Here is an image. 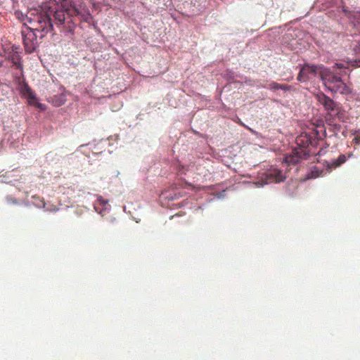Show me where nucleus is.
I'll return each mask as SVG.
<instances>
[{"instance_id": "nucleus-1", "label": "nucleus", "mask_w": 360, "mask_h": 360, "mask_svg": "<svg viewBox=\"0 0 360 360\" xmlns=\"http://www.w3.org/2000/svg\"><path fill=\"white\" fill-rule=\"evenodd\" d=\"M15 15L24 22L25 25L29 23L32 30L40 33L39 37L42 38L53 30V16L57 23L60 24L65 20L64 11L61 10H49V6H45L42 9L30 10L26 15L21 12H15Z\"/></svg>"}, {"instance_id": "nucleus-2", "label": "nucleus", "mask_w": 360, "mask_h": 360, "mask_svg": "<svg viewBox=\"0 0 360 360\" xmlns=\"http://www.w3.org/2000/svg\"><path fill=\"white\" fill-rule=\"evenodd\" d=\"M49 9L53 11L61 10L64 11L65 20L60 24L57 23L55 19L54 22L57 26H60L66 23L70 31H72L75 28V24L77 20L88 22L91 19V15L87 6L84 3L77 4L70 2L69 6L65 8L55 6L54 8L49 6Z\"/></svg>"}, {"instance_id": "nucleus-3", "label": "nucleus", "mask_w": 360, "mask_h": 360, "mask_svg": "<svg viewBox=\"0 0 360 360\" xmlns=\"http://www.w3.org/2000/svg\"><path fill=\"white\" fill-rule=\"evenodd\" d=\"M320 78L326 88L332 94L348 95L352 93L350 87L342 81L341 76L330 68L323 66L320 71Z\"/></svg>"}, {"instance_id": "nucleus-4", "label": "nucleus", "mask_w": 360, "mask_h": 360, "mask_svg": "<svg viewBox=\"0 0 360 360\" xmlns=\"http://www.w3.org/2000/svg\"><path fill=\"white\" fill-rule=\"evenodd\" d=\"M317 102L321 104L324 110L327 112L328 116H331L333 114L339 115L341 108L340 105L333 99L326 95L323 92H319L314 95Z\"/></svg>"}, {"instance_id": "nucleus-5", "label": "nucleus", "mask_w": 360, "mask_h": 360, "mask_svg": "<svg viewBox=\"0 0 360 360\" xmlns=\"http://www.w3.org/2000/svg\"><path fill=\"white\" fill-rule=\"evenodd\" d=\"M323 65H310L304 64L300 69L297 79L304 82L311 79L317 73L320 75V71L323 69Z\"/></svg>"}, {"instance_id": "nucleus-6", "label": "nucleus", "mask_w": 360, "mask_h": 360, "mask_svg": "<svg viewBox=\"0 0 360 360\" xmlns=\"http://www.w3.org/2000/svg\"><path fill=\"white\" fill-rule=\"evenodd\" d=\"M34 32H37L35 30H32L30 26H28L27 31H22V40L24 44L25 50L27 53H31L34 52L37 48V35Z\"/></svg>"}, {"instance_id": "nucleus-7", "label": "nucleus", "mask_w": 360, "mask_h": 360, "mask_svg": "<svg viewBox=\"0 0 360 360\" xmlns=\"http://www.w3.org/2000/svg\"><path fill=\"white\" fill-rule=\"evenodd\" d=\"M19 86L20 94L23 97L27 99L29 105H34L39 108H41L42 105L37 102V98L35 94L31 89L24 79L19 81Z\"/></svg>"}, {"instance_id": "nucleus-8", "label": "nucleus", "mask_w": 360, "mask_h": 360, "mask_svg": "<svg viewBox=\"0 0 360 360\" xmlns=\"http://www.w3.org/2000/svg\"><path fill=\"white\" fill-rule=\"evenodd\" d=\"M309 153L303 148H295L290 154L286 155L283 161L288 165H296L301 160L307 159Z\"/></svg>"}, {"instance_id": "nucleus-9", "label": "nucleus", "mask_w": 360, "mask_h": 360, "mask_svg": "<svg viewBox=\"0 0 360 360\" xmlns=\"http://www.w3.org/2000/svg\"><path fill=\"white\" fill-rule=\"evenodd\" d=\"M5 57L11 60L13 65L16 67V68L22 70V64L21 62V56L19 53V47L15 45L8 48L4 51Z\"/></svg>"}, {"instance_id": "nucleus-10", "label": "nucleus", "mask_w": 360, "mask_h": 360, "mask_svg": "<svg viewBox=\"0 0 360 360\" xmlns=\"http://www.w3.org/2000/svg\"><path fill=\"white\" fill-rule=\"evenodd\" d=\"M285 179L282 171L278 169H272L266 175L265 183H279Z\"/></svg>"}, {"instance_id": "nucleus-11", "label": "nucleus", "mask_w": 360, "mask_h": 360, "mask_svg": "<svg viewBox=\"0 0 360 360\" xmlns=\"http://www.w3.org/2000/svg\"><path fill=\"white\" fill-rule=\"evenodd\" d=\"M346 161V156L345 155H340L338 159L331 162L330 165H328V170L330 171L333 168H336L341 165Z\"/></svg>"}, {"instance_id": "nucleus-12", "label": "nucleus", "mask_w": 360, "mask_h": 360, "mask_svg": "<svg viewBox=\"0 0 360 360\" xmlns=\"http://www.w3.org/2000/svg\"><path fill=\"white\" fill-rule=\"evenodd\" d=\"M324 171L317 167H312L310 172L307 174V179H315L323 176Z\"/></svg>"}, {"instance_id": "nucleus-13", "label": "nucleus", "mask_w": 360, "mask_h": 360, "mask_svg": "<svg viewBox=\"0 0 360 360\" xmlns=\"http://www.w3.org/2000/svg\"><path fill=\"white\" fill-rule=\"evenodd\" d=\"M268 88L271 90L282 89L284 91H288L290 89V86H288V85L281 84L276 83L275 82H271L269 84Z\"/></svg>"}, {"instance_id": "nucleus-14", "label": "nucleus", "mask_w": 360, "mask_h": 360, "mask_svg": "<svg viewBox=\"0 0 360 360\" xmlns=\"http://www.w3.org/2000/svg\"><path fill=\"white\" fill-rule=\"evenodd\" d=\"M354 25L360 30V12H356L351 17Z\"/></svg>"}, {"instance_id": "nucleus-15", "label": "nucleus", "mask_w": 360, "mask_h": 360, "mask_svg": "<svg viewBox=\"0 0 360 360\" xmlns=\"http://www.w3.org/2000/svg\"><path fill=\"white\" fill-rule=\"evenodd\" d=\"M354 134H355V136L353 139V141L356 144H359L360 143V134H358L357 132H356Z\"/></svg>"}, {"instance_id": "nucleus-16", "label": "nucleus", "mask_w": 360, "mask_h": 360, "mask_svg": "<svg viewBox=\"0 0 360 360\" xmlns=\"http://www.w3.org/2000/svg\"><path fill=\"white\" fill-rule=\"evenodd\" d=\"M333 68L337 69H342L345 68V65L343 63H335Z\"/></svg>"}, {"instance_id": "nucleus-17", "label": "nucleus", "mask_w": 360, "mask_h": 360, "mask_svg": "<svg viewBox=\"0 0 360 360\" xmlns=\"http://www.w3.org/2000/svg\"><path fill=\"white\" fill-rule=\"evenodd\" d=\"M261 86L263 87V88L266 87V86H264V85H262Z\"/></svg>"}]
</instances>
